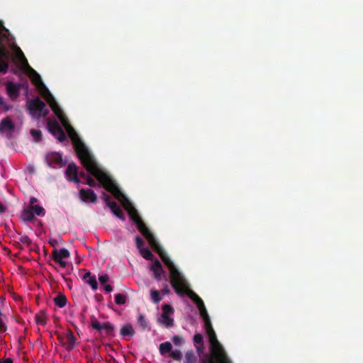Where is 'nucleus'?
<instances>
[{
	"instance_id": "obj_1",
	"label": "nucleus",
	"mask_w": 363,
	"mask_h": 363,
	"mask_svg": "<svg viewBox=\"0 0 363 363\" xmlns=\"http://www.w3.org/2000/svg\"><path fill=\"white\" fill-rule=\"evenodd\" d=\"M101 184L104 189L111 193L128 211L130 218L136 223L140 233L146 238L150 245L157 251L161 259L169 268L171 276V283L175 291L179 294H186L196 304L200 315L202 318L206 333L211 343V351L213 363H230L223 350L218 342L216 333L212 328L211 320L202 300L189 289L185 279L175 267L174 263L169 259L153 235L149 231L139 218L136 210L127 198L121 192L115 182L105 172H88Z\"/></svg>"
},
{
	"instance_id": "obj_2",
	"label": "nucleus",
	"mask_w": 363,
	"mask_h": 363,
	"mask_svg": "<svg viewBox=\"0 0 363 363\" xmlns=\"http://www.w3.org/2000/svg\"><path fill=\"white\" fill-rule=\"evenodd\" d=\"M30 113L37 118L45 116L48 113V110L45 108V104L39 99H35L29 103Z\"/></svg>"
},
{
	"instance_id": "obj_3",
	"label": "nucleus",
	"mask_w": 363,
	"mask_h": 363,
	"mask_svg": "<svg viewBox=\"0 0 363 363\" xmlns=\"http://www.w3.org/2000/svg\"><path fill=\"white\" fill-rule=\"evenodd\" d=\"M173 312L174 310L170 306L164 305L162 306V313L158 320L159 323L166 327L172 326L174 321L172 318Z\"/></svg>"
},
{
	"instance_id": "obj_4",
	"label": "nucleus",
	"mask_w": 363,
	"mask_h": 363,
	"mask_svg": "<svg viewBox=\"0 0 363 363\" xmlns=\"http://www.w3.org/2000/svg\"><path fill=\"white\" fill-rule=\"evenodd\" d=\"M54 260L59 263L62 267H65L67 264V259L69 257V252L65 248L54 250L53 252Z\"/></svg>"
},
{
	"instance_id": "obj_5",
	"label": "nucleus",
	"mask_w": 363,
	"mask_h": 363,
	"mask_svg": "<svg viewBox=\"0 0 363 363\" xmlns=\"http://www.w3.org/2000/svg\"><path fill=\"white\" fill-rule=\"evenodd\" d=\"M48 128L49 131L60 141H63L65 139V135L57 123L48 122Z\"/></svg>"
},
{
	"instance_id": "obj_6",
	"label": "nucleus",
	"mask_w": 363,
	"mask_h": 363,
	"mask_svg": "<svg viewBox=\"0 0 363 363\" xmlns=\"http://www.w3.org/2000/svg\"><path fill=\"white\" fill-rule=\"evenodd\" d=\"M47 161L51 166H62L64 164L62 156L57 152L49 154L47 156Z\"/></svg>"
},
{
	"instance_id": "obj_7",
	"label": "nucleus",
	"mask_w": 363,
	"mask_h": 363,
	"mask_svg": "<svg viewBox=\"0 0 363 363\" xmlns=\"http://www.w3.org/2000/svg\"><path fill=\"white\" fill-rule=\"evenodd\" d=\"M81 199L84 202L94 203L96 201V196L92 190H81L79 192Z\"/></svg>"
},
{
	"instance_id": "obj_8",
	"label": "nucleus",
	"mask_w": 363,
	"mask_h": 363,
	"mask_svg": "<svg viewBox=\"0 0 363 363\" xmlns=\"http://www.w3.org/2000/svg\"><path fill=\"white\" fill-rule=\"evenodd\" d=\"M104 200L106 203V204L111 209L114 215H116L118 218L121 220H124V217L121 214V211L118 206H117L116 203L114 202H111L109 201L108 196L106 194L104 195Z\"/></svg>"
},
{
	"instance_id": "obj_9",
	"label": "nucleus",
	"mask_w": 363,
	"mask_h": 363,
	"mask_svg": "<svg viewBox=\"0 0 363 363\" xmlns=\"http://www.w3.org/2000/svg\"><path fill=\"white\" fill-rule=\"evenodd\" d=\"M67 179L70 181L79 182L77 167L74 164H69L66 171Z\"/></svg>"
},
{
	"instance_id": "obj_10",
	"label": "nucleus",
	"mask_w": 363,
	"mask_h": 363,
	"mask_svg": "<svg viewBox=\"0 0 363 363\" xmlns=\"http://www.w3.org/2000/svg\"><path fill=\"white\" fill-rule=\"evenodd\" d=\"M150 268L153 272L154 275L157 279H160L164 275L162 265L158 260H155Z\"/></svg>"
},
{
	"instance_id": "obj_11",
	"label": "nucleus",
	"mask_w": 363,
	"mask_h": 363,
	"mask_svg": "<svg viewBox=\"0 0 363 363\" xmlns=\"http://www.w3.org/2000/svg\"><path fill=\"white\" fill-rule=\"evenodd\" d=\"M36 202V199L35 198H31L30 201V208L31 211H34L35 214L37 216H43L44 215V209L43 207L34 204Z\"/></svg>"
},
{
	"instance_id": "obj_12",
	"label": "nucleus",
	"mask_w": 363,
	"mask_h": 363,
	"mask_svg": "<svg viewBox=\"0 0 363 363\" xmlns=\"http://www.w3.org/2000/svg\"><path fill=\"white\" fill-rule=\"evenodd\" d=\"M13 124L9 118L2 121L0 124V131L2 133H7L12 130Z\"/></svg>"
},
{
	"instance_id": "obj_13",
	"label": "nucleus",
	"mask_w": 363,
	"mask_h": 363,
	"mask_svg": "<svg viewBox=\"0 0 363 363\" xmlns=\"http://www.w3.org/2000/svg\"><path fill=\"white\" fill-rule=\"evenodd\" d=\"M7 55L4 50L0 48V71H5L7 68V63L6 62Z\"/></svg>"
},
{
	"instance_id": "obj_14",
	"label": "nucleus",
	"mask_w": 363,
	"mask_h": 363,
	"mask_svg": "<svg viewBox=\"0 0 363 363\" xmlns=\"http://www.w3.org/2000/svg\"><path fill=\"white\" fill-rule=\"evenodd\" d=\"M7 91H8L9 96L11 98H14L17 96L18 87L17 85H16L14 84L9 83L7 84Z\"/></svg>"
},
{
	"instance_id": "obj_15",
	"label": "nucleus",
	"mask_w": 363,
	"mask_h": 363,
	"mask_svg": "<svg viewBox=\"0 0 363 363\" xmlns=\"http://www.w3.org/2000/svg\"><path fill=\"white\" fill-rule=\"evenodd\" d=\"M84 279L86 280V281L91 286L93 289H97V282L96 279L94 277H91L89 273H86L84 276Z\"/></svg>"
},
{
	"instance_id": "obj_16",
	"label": "nucleus",
	"mask_w": 363,
	"mask_h": 363,
	"mask_svg": "<svg viewBox=\"0 0 363 363\" xmlns=\"http://www.w3.org/2000/svg\"><path fill=\"white\" fill-rule=\"evenodd\" d=\"M172 345L169 342H164L160 345V351L162 354H165L171 351Z\"/></svg>"
},
{
	"instance_id": "obj_17",
	"label": "nucleus",
	"mask_w": 363,
	"mask_h": 363,
	"mask_svg": "<svg viewBox=\"0 0 363 363\" xmlns=\"http://www.w3.org/2000/svg\"><path fill=\"white\" fill-rule=\"evenodd\" d=\"M123 335H132L133 334V327L130 325H125L121 328Z\"/></svg>"
},
{
	"instance_id": "obj_18",
	"label": "nucleus",
	"mask_w": 363,
	"mask_h": 363,
	"mask_svg": "<svg viewBox=\"0 0 363 363\" xmlns=\"http://www.w3.org/2000/svg\"><path fill=\"white\" fill-rule=\"evenodd\" d=\"M140 255L146 259H152V254L148 249H140Z\"/></svg>"
},
{
	"instance_id": "obj_19",
	"label": "nucleus",
	"mask_w": 363,
	"mask_h": 363,
	"mask_svg": "<svg viewBox=\"0 0 363 363\" xmlns=\"http://www.w3.org/2000/svg\"><path fill=\"white\" fill-rule=\"evenodd\" d=\"M55 302L58 306L63 307L66 304V298L65 296H59L55 298Z\"/></svg>"
},
{
	"instance_id": "obj_20",
	"label": "nucleus",
	"mask_w": 363,
	"mask_h": 363,
	"mask_svg": "<svg viewBox=\"0 0 363 363\" xmlns=\"http://www.w3.org/2000/svg\"><path fill=\"white\" fill-rule=\"evenodd\" d=\"M125 300V296L121 294H118L115 296V301L117 304H123Z\"/></svg>"
},
{
	"instance_id": "obj_21",
	"label": "nucleus",
	"mask_w": 363,
	"mask_h": 363,
	"mask_svg": "<svg viewBox=\"0 0 363 363\" xmlns=\"http://www.w3.org/2000/svg\"><path fill=\"white\" fill-rule=\"evenodd\" d=\"M91 324L94 328L97 329L99 330H101L103 328H108L107 325H101L97 320H93Z\"/></svg>"
},
{
	"instance_id": "obj_22",
	"label": "nucleus",
	"mask_w": 363,
	"mask_h": 363,
	"mask_svg": "<svg viewBox=\"0 0 363 363\" xmlns=\"http://www.w3.org/2000/svg\"><path fill=\"white\" fill-rule=\"evenodd\" d=\"M33 214L30 212V210H24L23 213V218L24 220H30L33 218Z\"/></svg>"
},
{
	"instance_id": "obj_23",
	"label": "nucleus",
	"mask_w": 363,
	"mask_h": 363,
	"mask_svg": "<svg viewBox=\"0 0 363 363\" xmlns=\"http://www.w3.org/2000/svg\"><path fill=\"white\" fill-rule=\"evenodd\" d=\"M151 298L155 302H159L160 301V297L158 291L155 290H152L150 292Z\"/></svg>"
},
{
	"instance_id": "obj_24",
	"label": "nucleus",
	"mask_w": 363,
	"mask_h": 363,
	"mask_svg": "<svg viewBox=\"0 0 363 363\" xmlns=\"http://www.w3.org/2000/svg\"><path fill=\"white\" fill-rule=\"evenodd\" d=\"M30 133L35 141H38L40 139L41 133L37 130H31Z\"/></svg>"
},
{
	"instance_id": "obj_25",
	"label": "nucleus",
	"mask_w": 363,
	"mask_h": 363,
	"mask_svg": "<svg viewBox=\"0 0 363 363\" xmlns=\"http://www.w3.org/2000/svg\"><path fill=\"white\" fill-rule=\"evenodd\" d=\"M99 281L101 284H106L108 281V277L106 274H102L99 277Z\"/></svg>"
},
{
	"instance_id": "obj_26",
	"label": "nucleus",
	"mask_w": 363,
	"mask_h": 363,
	"mask_svg": "<svg viewBox=\"0 0 363 363\" xmlns=\"http://www.w3.org/2000/svg\"><path fill=\"white\" fill-rule=\"evenodd\" d=\"M67 340L69 341V344L71 345H73L74 343V340H75L73 334L72 333H68L67 335Z\"/></svg>"
},
{
	"instance_id": "obj_27",
	"label": "nucleus",
	"mask_w": 363,
	"mask_h": 363,
	"mask_svg": "<svg viewBox=\"0 0 363 363\" xmlns=\"http://www.w3.org/2000/svg\"><path fill=\"white\" fill-rule=\"evenodd\" d=\"M173 342L176 344V345H179L180 343L183 342H184V340L183 338H182L181 337H179V336H175L173 337Z\"/></svg>"
},
{
	"instance_id": "obj_28",
	"label": "nucleus",
	"mask_w": 363,
	"mask_h": 363,
	"mask_svg": "<svg viewBox=\"0 0 363 363\" xmlns=\"http://www.w3.org/2000/svg\"><path fill=\"white\" fill-rule=\"evenodd\" d=\"M137 247L140 250V249H143L142 245L143 244V241L140 238H136L135 239Z\"/></svg>"
},
{
	"instance_id": "obj_29",
	"label": "nucleus",
	"mask_w": 363,
	"mask_h": 363,
	"mask_svg": "<svg viewBox=\"0 0 363 363\" xmlns=\"http://www.w3.org/2000/svg\"><path fill=\"white\" fill-rule=\"evenodd\" d=\"M86 179L87 184H89V186L95 185V181L92 178H91L89 176H86Z\"/></svg>"
},
{
	"instance_id": "obj_30",
	"label": "nucleus",
	"mask_w": 363,
	"mask_h": 363,
	"mask_svg": "<svg viewBox=\"0 0 363 363\" xmlns=\"http://www.w3.org/2000/svg\"><path fill=\"white\" fill-rule=\"evenodd\" d=\"M194 340L196 342H201L202 341V336L200 334H196L194 336Z\"/></svg>"
},
{
	"instance_id": "obj_31",
	"label": "nucleus",
	"mask_w": 363,
	"mask_h": 363,
	"mask_svg": "<svg viewBox=\"0 0 363 363\" xmlns=\"http://www.w3.org/2000/svg\"><path fill=\"white\" fill-rule=\"evenodd\" d=\"M104 289L106 292H111L112 291V286L110 284H104Z\"/></svg>"
},
{
	"instance_id": "obj_32",
	"label": "nucleus",
	"mask_w": 363,
	"mask_h": 363,
	"mask_svg": "<svg viewBox=\"0 0 363 363\" xmlns=\"http://www.w3.org/2000/svg\"><path fill=\"white\" fill-rule=\"evenodd\" d=\"M172 356L174 358H179L180 357V353L179 352H174L172 353Z\"/></svg>"
},
{
	"instance_id": "obj_33",
	"label": "nucleus",
	"mask_w": 363,
	"mask_h": 363,
	"mask_svg": "<svg viewBox=\"0 0 363 363\" xmlns=\"http://www.w3.org/2000/svg\"><path fill=\"white\" fill-rule=\"evenodd\" d=\"M0 363H13L11 359H6L3 362H0Z\"/></svg>"
},
{
	"instance_id": "obj_34",
	"label": "nucleus",
	"mask_w": 363,
	"mask_h": 363,
	"mask_svg": "<svg viewBox=\"0 0 363 363\" xmlns=\"http://www.w3.org/2000/svg\"><path fill=\"white\" fill-rule=\"evenodd\" d=\"M5 211V207L0 203V213H3Z\"/></svg>"
}]
</instances>
